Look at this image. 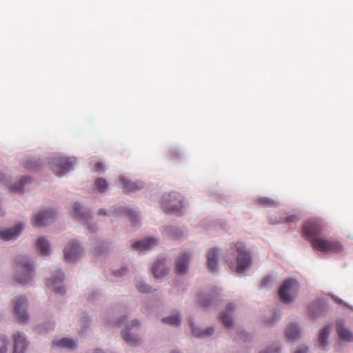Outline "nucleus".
<instances>
[{
	"instance_id": "obj_15",
	"label": "nucleus",
	"mask_w": 353,
	"mask_h": 353,
	"mask_svg": "<svg viewBox=\"0 0 353 353\" xmlns=\"http://www.w3.org/2000/svg\"><path fill=\"white\" fill-rule=\"evenodd\" d=\"M25 228L23 223H19L15 225L0 229V241H10L16 240L21 234Z\"/></svg>"
},
{
	"instance_id": "obj_12",
	"label": "nucleus",
	"mask_w": 353,
	"mask_h": 353,
	"mask_svg": "<svg viewBox=\"0 0 353 353\" xmlns=\"http://www.w3.org/2000/svg\"><path fill=\"white\" fill-rule=\"evenodd\" d=\"M64 274L61 270H57L49 278L46 279L48 288L56 294H63L65 292L63 281Z\"/></svg>"
},
{
	"instance_id": "obj_55",
	"label": "nucleus",
	"mask_w": 353,
	"mask_h": 353,
	"mask_svg": "<svg viewBox=\"0 0 353 353\" xmlns=\"http://www.w3.org/2000/svg\"><path fill=\"white\" fill-rule=\"evenodd\" d=\"M294 353H308V348L306 346L299 347Z\"/></svg>"
},
{
	"instance_id": "obj_46",
	"label": "nucleus",
	"mask_w": 353,
	"mask_h": 353,
	"mask_svg": "<svg viewBox=\"0 0 353 353\" xmlns=\"http://www.w3.org/2000/svg\"><path fill=\"white\" fill-rule=\"evenodd\" d=\"M259 203L267 207H275L277 203L270 198L261 197L259 199Z\"/></svg>"
},
{
	"instance_id": "obj_26",
	"label": "nucleus",
	"mask_w": 353,
	"mask_h": 353,
	"mask_svg": "<svg viewBox=\"0 0 353 353\" xmlns=\"http://www.w3.org/2000/svg\"><path fill=\"white\" fill-rule=\"evenodd\" d=\"M219 250L218 248H210L207 253V265L212 272L216 270L218 268V257L219 255Z\"/></svg>"
},
{
	"instance_id": "obj_43",
	"label": "nucleus",
	"mask_w": 353,
	"mask_h": 353,
	"mask_svg": "<svg viewBox=\"0 0 353 353\" xmlns=\"http://www.w3.org/2000/svg\"><path fill=\"white\" fill-rule=\"evenodd\" d=\"M298 219H299V218L296 216H295V215H290V216H287L286 218H280L279 219H272L271 217L270 219V222L272 224H276V223H281L283 221H285V222H288V223H291V222H293V221H296Z\"/></svg>"
},
{
	"instance_id": "obj_35",
	"label": "nucleus",
	"mask_w": 353,
	"mask_h": 353,
	"mask_svg": "<svg viewBox=\"0 0 353 353\" xmlns=\"http://www.w3.org/2000/svg\"><path fill=\"white\" fill-rule=\"evenodd\" d=\"M135 286L137 290L141 293H148L152 288L141 278H137L135 280Z\"/></svg>"
},
{
	"instance_id": "obj_33",
	"label": "nucleus",
	"mask_w": 353,
	"mask_h": 353,
	"mask_svg": "<svg viewBox=\"0 0 353 353\" xmlns=\"http://www.w3.org/2000/svg\"><path fill=\"white\" fill-rule=\"evenodd\" d=\"M162 322L172 326H179L181 323V316L179 312H176L169 316L162 319Z\"/></svg>"
},
{
	"instance_id": "obj_19",
	"label": "nucleus",
	"mask_w": 353,
	"mask_h": 353,
	"mask_svg": "<svg viewBox=\"0 0 353 353\" xmlns=\"http://www.w3.org/2000/svg\"><path fill=\"white\" fill-rule=\"evenodd\" d=\"M159 239L156 237H146L142 240L135 241L132 243V248L140 252L150 250L158 245Z\"/></svg>"
},
{
	"instance_id": "obj_5",
	"label": "nucleus",
	"mask_w": 353,
	"mask_h": 353,
	"mask_svg": "<svg viewBox=\"0 0 353 353\" xmlns=\"http://www.w3.org/2000/svg\"><path fill=\"white\" fill-rule=\"evenodd\" d=\"M28 303V299L25 296H17L12 300L13 315L20 325H26L30 322Z\"/></svg>"
},
{
	"instance_id": "obj_30",
	"label": "nucleus",
	"mask_w": 353,
	"mask_h": 353,
	"mask_svg": "<svg viewBox=\"0 0 353 353\" xmlns=\"http://www.w3.org/2000/svg\"><path fill=\"white\" fill-rule=\"evenodd\" d=\"M52 346L54 347L74 350L77 347V343L72 339L63 338L53 341Z\"/></svg>"
},
{
	"instance_id": "obj_29",
	"label": "nucleus",
	"mask_w": 353,
	"mask_h": 353,
	"mask_svg": "<svg viewBox=\"0 0 353 353\" xmlns=\"http://www.w3.org/2000/svg\"><path fill=\"white\" fill-rule=\"evenodd\" d=\"M37 252L41 256H48L50 254V245L46 237H40L36 243Z\"/></svg>"
},
{
	"instance_id": "obj_20",
	"label": "nucleus",
	"mask_w": 353,
	"mask_h": 353,
	"mask_svg": "<svg viewBox=\"0 0 353 353\" xmlns=\"http://www.w3.org/2000/svg\"><path fill=\"white\" fill-rule=\"evenodd\" d=\"M323 230V225L321 221L318 219H312L308 221L303 226V232L305 235L311 237V240L316 238L317 236Z\"/></svg>"
},
{
	"instance_id": "obj_3",
	"label": "nucleus",
	"mask_w": 353,
	"mask_h": 353,
	"mask_svg": "<svg viewBox=\"0 0 353 353\" xmlns=\"http://www.w3.org/2000/svg\"><path fill=\"white\" fill-rule=\"evenodd\" d=\"M161 206L165 214L179 216L184 215L187 210L183 196L176 192L164 194L161 199Z\"/></svg>"
},
{
	"instance_id": "obj_22",
	"label": "nucleus",
	"mask_w": 353,
	"mask_h": 353,
	"mask_svg": "<svg viewBox=\"0 0 353 353\" xmlns=\"http://www.w3.org/2000/svg\"><path fill=\"white\" fill-rule=\"evenodd\" d=\"M325 313L324 304L321 300H316L307 306V314L311 319H316Z\"/></svg>"
},
{
	"instance_id": "obj_42",
	"label": "nucleus",
	"mask_w": 353,
	"mask_h": 353,
	"mask_svg": "<svg viewBox=\"0 0 353 353\" xmlns=\"http://www.w3.org/2000/svg\"><path fill=\"white\" fill-rule=\"evenodd\" d=\"M127 315H123L117 319H108L105 321L107 326L108 327H118L120 326L127 319Z\"/></svg>"
},
{
	"instance_id": "obj_34",
	"label": "nucleus",
	"mask_w": 353,
	"mask_h": 353,
	"mask_svg": "<svg viewBox=\"0 0 353 353\" xmlns=\"http://www.w3.org/2000/svg\"><path fill=\"white\" fill-rule=\"evenodd\" d=\"M283 350V344L281 341L273 342L268 347L259 352V353H281Z\"/></svg>"
},
{
	"instance_id": "obj_51",
	"label": "nucleus",
	"mask_w": 353,
	"mask_h": 353,
	"mask_svg": "<svg viewBox=\"0 0 353 353\" xmlns=\"http://www.w3.org/2000/svg\"><path fill=\"white\" fill-rule=\"evenodd\" d=\"M236 309V305L233 303H229L226 305L225 311L223 313H227L228 314H231Z\"/></svg>"
},
{
	"instance_id": "obj_10",
	"label": "nucleus",
	"mask_w": 353,
	"mask_h": 353,
	"mask_svg": "<svg viewBox=\"0 0 353 353\" xmlns=\"http://www.w3.org/2000/svg\"><path fill=\"white\" fill-rule=\"evenodd\" d=\"M311 243L314 248L323 252H341L343 250L342 243L336 240H330L327 238H314L311 240Z\"/></svg>"
},
{
	"instance_id": "obj_37",
	"label": "nucleus",
	"mask_w": 353,
	"mask_h": 353,
	"mask_svg": "<svg viewBox=\"0 0 353 353\" xmlns=\"http://www.w3.org/2000/svg\"><path fill=\"white\" fill-rule=\"evenodd\" d=\"M111 248V244L109 242L97 240L96 245L94 246V250L99 254H103L108 252Z\"/></svg>"
},
{
	"instance_id": "obj_16",
	"label": "nucleus",
	"mask_w": 353,
	"mask_h": 353,
	"mask_svg": "<svg viewBox=\"0 0 353 353\" xmlns=\"http://www.w3.org/2000/svg\"><path fill=\"white\" fill-rule=\"evenodd\" d=\"M72 216L81 223H88L92 219L90 210L85 208L80 203L74 202L72 205Z\"/></svg>"
},
{
	"instance_id": "obj_45",
	"label": "nucleus",
	"mask_w": 353,
	"mask_h": 353,
	"mask_svg": "<svg viewBox=\"0 0 353 353\" xmlns=\"http://www.w3.org/2000/svg\"><path fill=\"white\" fill-rule=\"evenodd\" d=\"M101 294V292L99 290H92L88 291L85 294L86 299L88 301H93L97 300Z\"/></svg>"
},
{
	"instance_id": "obj_47",
	"label": "nucleus",
	"mask_w": 353,
	"mask_h": 353,
	"mask_svg": "<svg viewBox=\"0 0 353 353\" xmlns=\"http://www.w3.org/2000/svg\"><path fill=\"white\" fill-rule=\"evenodd\" d=\"M128 272V268L126 266H123L119 269L113 270L112 274L115 277H122L125 276Z\"/></svg>"
},
{
	"instance_id": "obj_39",
	"label": "nucleus",
	"mask_w": 353,
	"mask_h": 353,
	"mask_svg": "<svg viewBox=\"0 0 353 353\" xmlns=\"http://www.w3.org/2000/svg\"><path fill=\"white\" fill-rule=\"evenodd\" d=\"M97 191L100 193H104L108 189V183L103 178H97L94 182Z\"/></svg>"
},
{
	"instance_id": "obj_31",
	"label": "nucleus",
	"mask_w": 353,
	"mask_h": 353,
	"mask_svg": "<svg viewBox=\"0 0 353 353\" xmlns=\"http://www.w3.org/2000/svg\"><path fill=\"white\" fill-rule=\"evenodd\" d=\"M55 323L53 321H48L43 323L36 325L34 330L36 333L45 335L52 331L54 328Z\"/></svg>"
},
{
	"instance_id": "obj_40",
	"label": "nucleus",
	"mask_w": 353,
	"mask_h": 353,
	"mask_svg": "<svg viewBox=\"0 0 353 353\" xmlns=\"http://www.w3.org/2000/svg\"><path fill=\"white\" fill-rule=\"evenodd\" d=\"M189 325L191 328L192 334L197 338H202L203 330L198 326H196L192 319L188 320Z\"/></svg>"
},
{
	"instance_id": "obj_50",
	"label": "nucleus",
	"mask_w": 353,
	"mask_h": 353,
	"mask_svg": "<svg viewBox=\"0 0 353 353\" xmlns=\"http://www.w3.org/2000/svg\"><path fill=\"white\" fill-rule=\"evenodd\" d=\"M214 332V328L212 326H210L203 330L202 338L209 337L212 336Z\"/></svg>"
},
{
	"instance_id": "obj_23",
	"label": "nucleus",
	"mask_w": 353,
	"mask_h": 353,
	"mask_svg": "<svg viewBox=\"0 0 353 353\" xmlns=\"http://www.w3.org/2000/svg\"><path fill=\"white\" fill-rule=\"evenodd\" d=\"M336 331L341 340L346 342L353 341V334L345 326L343 320H338L336 322Z\"/></svg>"
},
{
	"instance_id": "obj_4",
	"label": "nucleus",
	"mask_w": 353,
	"mask_h": 353,
	"mask_svg": "<svg viewBox=\"0 0 353 353\" xmlns=\"http://www.w3.org/2000/svg\"><path fill=\"white\" fill-rule=\"evenodd\" d=\"M76 161L74 157L56 154L49 158V164L53 172L58 176H63L73 169Z\"/></svg>"
},
{
	"instance_id": "obj_41",
	"label": "nucleus",
	"mask_w": 353,
	"mask_h": 353,
	"mask_svg": "<svg viewBox=\"0 0 353 353\" xmlns=\"http://www.w3.org/2000/svg\"><path fill=\"white\" fill-rule=\"evenodd\" d=\"M90 165L92 167V170L94 172H103L105 170L104 164L96 158H92L91 159Z\"/></svg>"
},
{
	"instance_id": "obj_49",
	"label": "nucleus",
	"mask_w": 353,
	"mask_h": 353,
	"mask_svg": "<svg viewBox=\"0 0 353 353\" xmlns=\"http://www.w3.org/2000/svg\"><path fill=\"white\" fill-rule=\"evenodd\" d=\"M92 219L90 221H88V223H83L85 225H87L88 230L92 233H95L98 230V227L95 223L91 222Z\"/></svg>"
},
{
	"instance_id": "obj_32",
	"label": "nucleus",
	"mask_w": 353,
	"mask_h": 353,
	"mask_svg": "<svg viewBox=\"0 0 353 353\" xmlns=\"http://www.w3.org/2000/svg\"><path fill=\"white\" fill-rule=\"evenodd\" d=\"M281 317V312L279 309H274L271 317H265L263 319L262 323L265 327H270L274 325Z\"/></svg>"
},
{
	"instance_id": "obj_27",
	"label": "nucleus",
	"mask_w": 353,
	"mask_h": 353,
	"mask_svg": "<svg viewBox=\"0 0 353 353\" xmlns=\"http://www.w3.org/2000/svg\"><path fill=\"white\" fill-rule=\"evenodd\" d=\"M77 317L80 327L79 334L84 336L86 334L87 330L90 327L92 321L88 314L83 311L81 312L78 314Z\"/></svg>"
},
{
	"instance_id": "obj_24",
	"label": "nucleus",
	"mask_w": 353,
	"mask_h": 353,
	"mask_svg": "<svg viewBox=\"0 0 353 353\" xmlns=\"http://www.w3.org/2000/svg\"><path fill=\"white\" fill-rule=\"evenodd\" d=\"M190 255L183 253L176 261L175 268L176 273L180 275L185 274L188 271Z\"/></svg>"
},
{
	"instance_id": "obj_28",
	"label": "nucleus",
	"mask_w": 353,
	"mask_h": 353,
	"mask_svg": "<svg viewBox=\"0 0 353 353\" xmlns=\"http://www.w3.org/2000/svg\"><path fill=\"white\" fill-rule=\"evenodd\" d=\"M331 331L330 325H326L322 328L320 331L319 339H318V346L319 348L325 351L329 344L328 337Z\"/></svg>"
},
{
	"instance_id": "obj_54",
	"label": "nucleus",
	"mask_w": 353,
	"mask_h": 353,
	"mask_svg": "<svg viewBox=\"0 0 353 353\" xmlns=\"http://www.w3.org/2000/svg\"><path fill=\"white\" fill-rule=\"evenodd\" d=\"M97 214L99 215V216H102V215H104V216H110V209L108 210L105 208H101L99 210L98 212H97Z\"/></svg>"
},
{
	"instance_id": "obj_21",
	"label": "nucleus",
	"mask_w": 353,
	"mask_h": 353,
	"mask_svg": "<svg viewBox=\"0 0 353 353\" xmlns=\"http://www.w3.org/2000/svg\"><path fill=\"white\" fill-rule=\"evenodd\" d=\"M119 181L122 188L127 193L135 192L144 187V183L142 181H132L124 175L120 176Z\"/></svg>"
},
{
	"instance_id": "obj_38",
	"label": "nucleus",
	"mask_w": 353,
	"mask_h": 353,
	"mask_svg": "<svg viewBox=\"0 0 353 353\" xmlns=\"http://www.w3.org/2000/svg\"><path fill=\"white\" fill-rule=\"evenodd\" d=\"M212 299L209 294H200L198 296V302L203 307H209L212 303Z\"/></svg>"
},
{
	"instance_id": "obj_17",
	"label": "nucleus",
	"mask_w": 353,
	"mask_h": 353,
	"mask_svg": "<svg viewBox=\"0 0 353 353\" xmlns=\"http://www.w3.org/2000/svg\"><path fill=\"white\" fill-rule=\"evenodd\" d=\"M14 342L13 353H25L29 346V341L26 335L21 332L17 331L12 334Z\"/></svg>"
},
{
	"instance_id": "obj_36",
	"label": "nucleus",
	"mask_w": 353,
	"mask_h": 353,
	"mask_svg": "<svg viewBox=\"0 0 353 353\" xmlns=\"http://www.w3.org/2000/svg\"><path fill=\"white\" fill-rule=\"evenodd\" d=\"M41 165V161L36 158L26 160L23 163V167L30 171L37 170Z\"/></svg>"
},
{
	"instance_id": "obj_18",
	"label": "nucleus",
	"mask_w": 353,
	"mask_h": 353,
	"mask_svg": "<svg viewBox=\"0 0 353 353\" xmlns=\"http://www.w3.org/2000/svg\"><path fill=\"white\" fill-rule=\"evenodd\" d=\"M170 269V265L165 258H158L152 265V273L154 278L161 279L169 273Z\"/></svg>"
},
{
	"instance_id": "obj_25",
	"label": "nucleus",
	"mask_w": 353,
	"mask_h": 353,
	"mask_svg": "<svg viewBox=\"0 0 353 353\" xmlns=\"http://www.w3.org/2000/svg\"><path fill=\"white\" fill-rule=\"evenodd\" d=\"M301 327L296 323H291L285 328V336L288 341H296L301 337Z\"/></svg>"
},
{
	"instance_id": "obj_53",
	"label": "nucleus",
	"mask_w": 353,
	"mask_h": 353,
	"mask_svg": "<svg viewBox=\"0 0 353 353\" xmlns=\"http://www.w3.org/2000/svg\"><path fill=\"white\" fill-rule=\"evenodd\" d=\"M0 342L2 343V345H6L7 346L8 343V339L6 334H0Z\"/></svg>"
},
{
	"instance_id": "obj_57",
	"label": "nucleus",
	"mask_w": 353,
	"mask_h": 353,
	"mask_svg": "<svg viewBox=\"0 0 353 353\" xmlns=\"http://www.w3.org/2000/svg\"><path fill=\"white\" fill-rule=\"evenodd\" d=\"M241 334H242L243 335H245V339H250V337L249 334H248V333H245V332H243Z\"/></svg>"
},
{
	"instance_id": "obj_52",
	"label": "nucleus",
	"mask_w": 353,
	"mask_h": 353,
	"mask_svg": "<svg viewBox=\"0 0 353 353\" xmlns=\"http://www.w3.org/2000/svg\"><path fill=\"white\" fill-rule=\"evenodd\" d=\"M332 299L334 300V301L339 304H343L345 305L346 307L350 308L351 310H353V306H351V305H349L347 303H345L341 299L336 296H332Z\"/></svg>"
},
{
	"instance_id": "obj_58",
	"label": "nucleus",
	"mask_w": 353,
	"mask_h": 353,
	"mask_svg": "<svg viewBox=\"0 0 353 353\" xmlns=\"http://www.w3.org/2000/svg\"><path fill=\"white\" fill-rule=\"evenodd\" d=\"M170 353H181L178 350L174 349L170 351Z\"/></svg>"
},
{
	"instance_id": "obj_8",
	"label": "nucleus",
	"mask_w": 353,
	"mask_h": 353,
	"mask_svg": "<svg viewBox=\"0 0 353 353\" xmlns=\"http://www.w3.org/2000/svg\"><path fill=\"white\" fill-rule=\"evenodd\" d=\"M110 215L114 217L127 216L130 219L134 227L140 226V215L137 209L130 208L126 205H115L110 208Z\"/></svg>"
},
{
	"instance_id": "obj_1",
	"label": "nucleus",
	"mask_w": 353,
	"mask_h": 353,
	"mask_svg": "<svg viewBox=\"0 0 353 353\" xmlns=\"http://www.w3.org/2000/svg\"><path fill=\"white\" fill-rule=\"evenodd\" d=\"M230 254L236 258L230 259L228 256L225 259L230 268L239 274L243 273L251 265L252 259L250 253L246 250L245 245L242 241L233 242L230 244Z\"/></svg>"
},
{
	"instance_id": "obj_44",
	"label": "nucleus",
	"mask_w": 353,
	"mask_h": 353,
	"mask_svg": "<svg viewBox=\"0 0 353 353\" xmlns=\"http://www.w3.org/2000/svg\"><path fill=\"white\" fill-rule=\"evenodd\" d=\"M221 321L223 324L228 328H231L233 325V320L231 314L227 313H222Z\"/></svg>"
},
{
	"instance_id": "obj_2",
	"label": "nucleus",
	"mask_w": 353,
	"mask_h": 353,
	"mask_svg": "<svg viewBox=\"0 0 353 353\" xmlns=\"http://www.w3.org/2000/svg\"><path fill=\"white\" fill-rule=\"evenodd\" d=\"M35 267L32 259L27 256H17L14 259L13 278L19 284L29 285L33 281Z\"/></svg>"
},
{
	"instance_id": "obj_7",
	"label": "nucleus",
	"mask_w": 353,
	"mask_h": 353,
	"mask_svg": "<svg viewBox=\"0 0 353 353\" xmlns=\"http://www.w3.org/2000/svg\"><path fill=\"white\" fill-rule=\"evenodd\" d=\"M140 322L134 319L125 325V327L121 331V337L125 343L130 346H137L141 341L138 333Z\"/></svg>"
},
{
	"instance_id": "obj_9",
	"label": "nucleus",
	"mask_w": 353,
	"mask_h": 353,
	"mask_svg": "<svg viewBox=\"0 0 353 353\" xmlns=\"http://www.w3.org/2000/svg\"><path fill=\"white\" fill-rule=\"evenodd\" d=\"M299 289V283L295 279H286L279 290V297L283 303H290L295 299Z\"/></svg>"
},
{
	"instance_id": "obj_11",
	"label": "nucleus",
	"mask_w": 353,
	"mask_h": 353,
	"mask_svg": "<svg viewBox=\"0 0 353 353\" xmlns=\"http://www.w3.org/2000/svg\"><path fill=\"white\" fill-rule=\"evenodd\" d=\"M57 214V212L54 209H43L34 214L32 218V224L37 228L44 227L54 221Z\"/></svg>"
},
{
	"instance_id": "obj_14",
	"label": "nucleus",
	"mask_w": 353,
	"mask_h": 353,
	"mask_svg": "<svg viewBox=\"0 0 353 353\" xmlns=\"http://www.w3.org/2000/svg\"><path fill=\"white\" fill-rule=\"evenodd\" d=\"M162 236L167 239L178 240L187 236L188 231L185 228L168 225L161 228Z\"/></svg>"
},
{
	"instance_id": "obj_13",
	"label": "nucleus",
	"mask_w": 353,
	"mask_h": 353,
	"mask_svg": "<svg viewBox=\"0 0 353 353\" xmlns=\"http://www.w3.org/2000/svg\"><path fill=\"white\" fill-rule=\"evenodd\" d=\"M0 181L10 191L14 192H23L26 185L32 182V178L29 176H22L19 181L12 183L3 174L0 173Z\"/></svg>"
},
{
	"instance_id": "obj_48",
	"label": "nucleus",
	"mask_w": 353,
	"mask_h": 353,
	"mask_svg": "<svg viewBox=\"0 0 353 353\" xmlns=\"http://www.w3.org/2000/svg\"><path fill=\"white\" fill-rule=\"evenodd\" d=\"M273 278L272 276L268 275L265 276L261 282V288H270L272 286Z\"/></svg>"
},
{
	"instance_id": "obj_56",
	"label": "nucleus",
	"mask_w": 353,
	"mask_h": 353,
	"mask_svg": "<svg viewBox=\"0 0 353 353\" xmlns=\"http://www.w3.org/2000/svg\"><path fill=\"white\" fill-rule=\"evenodd\" d=\"M8 351V347L6 345H2L0 347V353H6Z\"/></svg>"
},
{
	"instance_id": "obj_6",
	"label": "nucleus",
	"mask_w": 353,
	"mask_h": 353,
	"mask_svg": "<svg viewBox=\"0 0 353 353\" xmlns=\"http://www.w3.org/2000/svg\"><path fill=\"white\" fill-rule=\"evenodd\" d=\"M63 252V259L66 263H75L84 255L85 250L79 241L72 239L65 245Z\"/></svg>"
}]
</instances>
